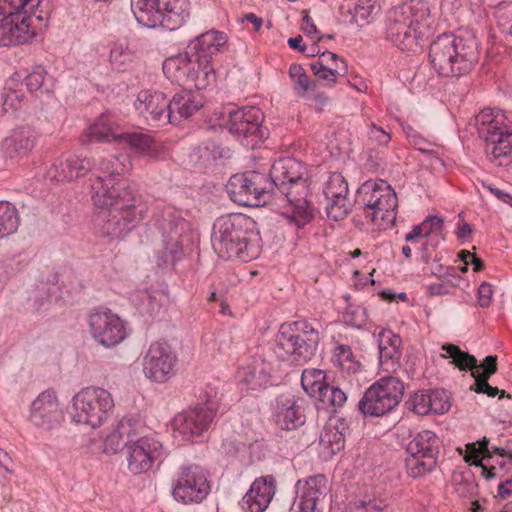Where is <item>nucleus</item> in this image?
<instances>
[{"label":"nucleus","mask_w":512,"mask_h":512,"mask_svg":"<svg viewBox=\"0 0 512 512\" xmlns=\"http://www.w3.org/2000/svg\"><path fill=\"white\" fill-rule=\"evenodd\" d=\"M498 495L502 499H507L512 496V479L506 480L499 485Z\"/></svg>","instance_id":"63"},{"label":"nucleus","mask_w":512,"mask_h":512,"mask_svg":"<svg viewBox=\"0 0 512 512\" xmlns=\"http://www.w3.org/2000/svg\"><path fill=\"white\" fill-rule=\"evenodd\" d=\"M189 0H131L136 21L147 28L162 27L173 31L190 16Z\"/></svg>","instance_id":"10"},{"label":"nucleus","mask_w":512,"mask_h":512,"mask_svg":"<svg viewBox=\"0 0 512 512\" xmlns=\"http://www.w3.org/2000/svg\"><path fill=\"white\" fill-rule=\"evenodd\" d=\"M33 13L19 12L9 16L3 21L0 27V46H15L25 44L34 36V29L31 27Z\"/></svg>","instance_id":"26"},{"label":"nucleus","mask_w":512,"mask_h":512,"mask_svg":"<svg viewBox=\"0 0 512 512\" xmlns=\"http://www.w3.org/2000/svg\"><path fill=\"white\" fill-rule=\"evenodd\" d=\"M135 297L140 301L138 303V309L142 313L153 314L157 312L161 306L156 296L147 290L138 292Z\"/></svg>","instance_id":"50"},{"label":"nucleus","mask_w":512,"mask_h":512,"mask_svg":"<svg viewBox=\"0 0 512 512\" xmlns=\"http://www.w3.org/2000/svg\"><path fill=\"white\" fill-rule=\"evenodd\" d=\"M36 142L35 131L30 127H19L5 138L3 147L10 157L24 156L34 147Z\"/></svg>","instance_id":"34"},{"label":"nucleus","mask_w":512,"mask_h":512,"mask_svg":"<svg viewBox=\"0 0 512 512\" xmlns=\"http://www.w3.org/2000/svg\"><path fill=\"white\" fill-rule=\"evenodd\" d=\"M270 364L263 359H254L238 371L242 390L260 391L271 385Z\"/></svg>","instance_id":"30"},{"label":"nucleus","mask_w":512,"mask_h":512,"mask_svg":"<svg viewBox=\"0 0 512 512\" xmlns=\"http://www.w3.org/2000/svg\"><path fill=\"white\" fill-rule=\"evenodd\" d=\"M330 489L327 478L318 474L296 485L295 505L298 512H324Z\"/></svg>","instance_id":"20"},{"label":"nucleus","mask_w":512,"mask_h":512,"mask_svg":"<svg viewBox=\"0 0 512 512\" xmlns=\"http://www.w3.org/2000/svg\"><path fill=\"white\" fill-rule=\"evenodd\" d=\"M135 430V435L128 441L125 455L129 471L137 475L149 471L155 462L162 461L165 451L156 435L145 433V425L143 429Z\"/></svg>","instance_id":"14"},{"label":"nucleus","mask_w":512,"mask_h":512,"mask_svg":"<svg viewBox=\"0 0 512 512\" xmlns=\"http://www.w3.org/2000/svg\"><path fill=\"white\" fill-rule=\"evenodd\" d=\"M497 371V357L489 355L484 359V362L481 365H478L477 369L472 371V376L477 378H486L490 379V377L496 373Z\"/></svg>","instance_id":"54"},{"label":"nucleus","mask_w":512,"mask_h":512,"mask_svg":"<svg viewBox=\"0 0 512 512\" xmlns=\"http://www.w3.org/2000/svg\"><path fill=\"white\" fill-rule=\"evenodd\" d=\"M253 221L244 214L236 213L219 217L213 224L211 243L214 251L223 259L248 261L249 240Z\"/></svg>","instance_id":"6"},{"label":"nucleus","mask_w":512,"mask_h":512,"mask_svg":"<svg viewBox=\"0 0 512 512\" xmlns=\"http://www.w3.org/2000/svg\"><path fill=\"white\" fill-rule=\"evenodd\" d=\"M42 3L43 0H0V27L9 16L19 12L33 13L39 21L46 19L48 11L43 10Z\"/></svg>","instance_id":"36"},{"label":"nucleus","mask_w":512,"mask_h":512,"mask_svg":"<svg viewBox=\"0 0 512 512\" xmlns=\"http://www.w3.org/2000/svg\"><path fill=\"white\" fill-rule=\"evenodd\" d=\"M323 192L327 200V217L333 221L344 219L351 210L348 183L345 178L340 173H331Z\"/></svg>","instance_id":"24"},{"label":"nucleus","mask_w":512,"mask_h":512,"mask_svg":"<svg viewBox=\"0 0 512 512\" xmlns=\"http://www.w3.org/2000/svg\"><path fill=\"white\" fill-rule=\"evenodd\" d=\"M210 490L206 472L197 465L182 467L173 486L172 495L178 502L200 503Z\"/></svg>","instance_id":"19"},{"label":"nucleus","mask_w":512,"mask_h":512,"mask_svg":"<svg viewBox=\"0 0 512 512\" xmlns=\"http://www.w3.org/2000/svg\"><path fill=\"white\" fill-rule=\"evenodd\" d=\"M401 345H394L379 353V364L382 371L395 373L401 366Z\"/></svg>","instance_id":"45"},{"label":"nucleus","mask_w":512,"mask_h":512,"mask_svg":"<svg viewBox=\"0 0 512 512\" xmlns=\"http://www.w3.org/2000/svg\"><path fill=\"white\" fill-rule=\"evenodd\" d=\"M377 341L379 353L384 349L391 348L394 345H401L402 343L401 338L391 330H382L379 332Z\"/></svg>","instance_id":"56"},{"label":"nucleus","mask_w":512,"mask_h":512,"mask_svg":"<svg viewBox=\"0 0 512 512\" xmlns=\"http://www.w3.org/2000/svg\"><path fill=\"white\" fill-rule=\"evenodd\" d=\"M493 288L487 283L483 282L478 288V304L482 308L489 307L492 303Z\"/></svg>","instance_id":"60"},{"label":"nucleus","mask_w":512,"mask_h":512,"mask_svg":"<svg viewBox=\"0 0 512 512\" xmlns=\"http://www.w3.org/2000/svg\"><path fill=\"white\" fill-rule=\"evenodd\" d=\"M381 5L378 0H357L353 9L347 11L350 14L352 24L364 26L371 23L380 13Z\"/></svg>","instance_id":"39"},{"label":"nucleus","mask_w":512,"mask_h":512,"mask_svg":"<svg viewBox=\"0 0 512 512\" xmlns=\"http://www.w3.org/2000/svg\"><path fill=\"white\" fill-rule=\"evenodd\" d=\"M114 408L112 395L100 387L81 389L72 399L71 418L93 429L100 427Z\"/></svg>","instance_id":"11"},{"label":"nucleus","mask_w":512,"mask_h":512,"mask_svg":"<svg viewBox=\"0 0 512 512\" xmlns=\"http://www.w3.org/2000/svg\"><path fill=\"white\" fill-rule=\"evenodd\" d=\"M217 411V402L206 399L203 405L175 415L171 422L173 435L181 441H190L210 427Z\"/></svg>","instance_id":"17"},{"label":"nucleus","mask_w":512,"mask_h":512,"mask_svg":"<svg viewBox=\"0 0 512 512\" xmlns=\"http://www.w3.org/2000/svg\"><path fill=\"white\" fill-rule=\"evenodd\" d=\"M325 379L326 374L323 370L305 369L301 375V385L311 397L318 400L328 385Z\"/></svg>","instance_id":"41"},{"label":"nucleus","mask_w":512,"mask_h":512,"mask_svg":"<svg viewBox=\"0 0 512 512\" xmlns=\"http://www.w3.org/2000/svg\"><path fill=\"white\" fill-rule=\"evenodd\" d=\"M403 129L412 145L416 149L422 152L429 151V147L431 146V143L428 142L425 138H423L414 128H412L410 125L403 126Z\"/></svg>","instance_id":"55"},{"label":"nucleus","mask_w":512,"mask_h":512,"mask_svg":"<svg viewBox=\"0 0 512 512\" xmlns=\"http://www.w3.org/2000/svg\"><path fill=\"white\" fill-rule=\"evenodd\" d=\"M344 320L353 327L362 328L368 320L367 310L361 305H349L344 312Z\"/></svg>","instance_id":"48"},{"label":"nucleus","mask_w":512,"mask_h":512,"mask_svg":"<svg viewBox=\"0 0 512 512\" xmlns=\"http://www.w3.org/2000/svg\"><path fill=\"white\" fill-rule=\"evenodd\" d=\"M163 238V260L174 265L183 256V246L191 241V224L179 215L168 213L157 220Z\"/></svg>","instance_id":"16"},{"label":"nucleus","mask_w":512,"mask_h":512,"mask_svg":"<svg viewBox=\"0 0 512 512\" xmlns=\"http://www.w3.org/2000/svg\"><path fill=\"white\" fill-rule=\"evenodd\" d=\"M440 440L430 431L418 432L407 444L405 460L407 474L413 478L423 477L436 467Z\"/></svg>","instance_id":"13"},{"label":"nucleus","mask_w":512,"mask_h":512,"mask_svg":"<svg viewBox=\"0 0 512 512\" xmlns=\"http://www.w3.org/2000/svg\"><path fill=\"white\" fill-rule=\"evenodd\" d=\"M320 335L307 320L283 323L275 337L273 353L281 361L303 364L317 352Z\"/></svg>","instance_id":"7"},{"label":"nucleus","mask_w":512,"mask_h":512,"mask_svg":"<svg viewBox=\"0 0 512 512\" xmlns=\"http://www.w3.org/2000/svg\"><path fill=\"white\" fill-rule=\"evenodd\" d=\"M275 422L283 430H292L304 424L302 407L294 396L282 395L277 399Z\"/></svg>","instance_id":"33"},{"label":"nucleus","mask_w":512,"mask_h":512,"mask_svg":"<svg viewBox=\"0 0 512 512\" xmlns=\"http://www.w3.org/2000/svg\"><path fill=\"white\" fill-rule=\"evenodd\" d=\"M29 419L37 428L53 430L64 420L55 392L44 391L38 395L31 405Z\"/></svg>","instance_id":"23"},{"label":"nucleus","mask_w":512,"mask_h":512,"mask_svg":"<svg viewBox=\"0 0 512 512\" xmlns=\"http://www.w3.org/2000/svg\"><path fill=\"white\" fill-rule=\"evenodd\" d=\"M302 30L307 36H312L317 33L316 25L313 20L310 18L308 13H305L303 17Z\"/></svg>","instance_id":"61"},{"label":"nucleus","mask_w":512,"mask_h":512,"mask_svg":"<svg viewBox=\"0 0 512 512\" xmlns=\"http://www.w3.org/2000/svg\"><path fill=\"white\" fill-rule=\"evenodd\" d=\"M19 225L17 209L7 201H0V238L13 234Z\"/></svg>","instance_id":"43"},{"label":"nucleus","mask_w":512,"mask_h":512,"mask_svg":"<svg viewBox=\"0 0 512 512\" xmlns=\"http://www.w3.org/2000/svg\"><path fill=\"white\" fill-rule=\"evenodd\" d=\"M443 350L446 351L448 357L452 359V363L460 370L470 369L472 372L478 368L476 358L468 352L460 350L458 346L449 344L443 346Z\"/></svg>","instance_id":"44"},{"label":"nucleus","mask_w":512,"mask_h":512,"mask_svg":"<svg viewBox=\"0 0 512 512\" xmlns=\"http://www.w3.org/2000/svg\"><path fill=\"white\" fill-rule=\"evenodd\" d=\"M354 512H389V505L382 499L361 500L355 504Z\"/></svg>","instance_id":"53"},{"label":"nucleus","mask_w":512,"mask_h":512,"mask_svg":"<svg viewBox=\"0 0 512 512\" xmlns=\"http://www.w3.org/2000/svg\"><path fill=\"white\" fill-rule=\"evenodd\" d=\"M489 441L486 438H483L480 442L477 443H469L467 444V454L465 456V460L467 462H471L476 466H481L483 468V474L487 479H492L496 476V467H486L482 464V460L479 459V455H483V459L492 458V454H496L500 456L501 460L497 461L500 469H503L506 465L507 459L509 463L512 464V441H509L505 447H497L492 446L489 448Z\"/></svg>","instance_id":"25"},{"label":"nucleus","mask_w":512,"mask_h":512,"mask_svg":"<svg viewBox=\"0 0 512 512\" xmlns=\"http://www.w3.org/2000/svg\"><path fill=\"white\" fill-rule=\"evenodd\" d=\"M175 363L176 356L171 347L165 342H155L144 357L143 371L146 377L161 383L168 379Z\"/></svg>","instance_id":"22"},{"label":"nucleus","mask_w":512,"mask_h":512,"mask_svg":"<svg viewBox=\"0 0 512 512\" xmlns=\"http://www.w3.org/2000/svg\"><path fill=\"white\" fill-rule=\"evenodd\" d=\"M275 494V479L272 476L257 478L242 499L247 512H263Z\"/></svg>","instance_id":"29"},{"label":"nucleus","mask_w":512,"mask_h":512,"mask_svg":"<svg viewBox=\"0 0 512 512\" xmlns=\"http://www.w3.org/2000/svg\"><path fill=\"white\" fill-rule=\"evenodd\" d=\"M90 141L119 143L122 131L111 115H101L95 123L89 127Z\"/></svg>","instance_id":"37"},{"label":"nucleus","mask_w":512,"mask_h":512,"mask_svg":"<svg viewBox=\"0 0 512 512\" xmlns=\"http://www.w3.org/2000/svg\"><path fill=\"white\" fill-rule=\"evenodd\" d=\"M46 76L47 72L42 66L34 67L30 73L18 71L8 79V88L25 85L30 93H34L43 87Z\"/></svg>","instance_id":"38"},{"label":"nucleus","mask_w":512,"mask_h":512,"mask_svg":"<svg viewBox=\"0 0 512 512\" xmlns=\"http://www.w3.org/2000/svg\"><path fill=\"white\" fill-rule=\"evenodd\" d=\"M318 400L324 406L342 407L347 401V394L339 387L328 384Z\"/></svg>","instance_id":"46"},{"label":"nucleus","mask_w":512,"mask_h":512,"mask_svg":"<svg viewBox=\"0 0 512 512\" xmlns=\"http://www.w3.org/2000/svg\"><path fill=\"white\" fill-rule=\"evenodd\" d=\"M433 23L429 3L410 0L388 11L386 36L400 50L415 51L419 40L430 33Z\"/></svg>","instance_id":"5"},{"label":"nucleus","mask_w":512,"mask_h":512,"mask_svg":"<svg viewBox=\"0 0 512 512\" xmlns=\"http://www.w3.org/2000/svg\"><path fill=\"white\" fill-rule=\"evenodd\" d=\"M489 379L486 378H477L475 379V383L471 386V389L477 393L487 394L489 397H495L500 394V397H504L505 391L499 390L497 387H492L488 383Z\"/></svg>","instance_id":"57"},{"label":"nucleus","mask_w":512,"mask_h":512,"mask_svg":"<svg viewBox=\"0 0 512 512\" xmlns=\"http://www.w3.org/2000/svg\"><path fill=\"white\" fill-rule=\"evenodd\" d=\"M89 328L92 338L105 348H112L127 337L125 321L108 309L91 312Z\"/></svg>","instance_id":"18"},{"label":"nucleus","mask_w":512,"mask_h":512,"mask_svg":"<svg viewBox=\"0 0 512 512\" xmlns=\"http://www.w3.org/2000/svg\"><path fill=\"white\" fill-rule=\"evenodd\" d=\"M131 60V53L124 43H115L110 50V62L117 68H121Z\"/></svg>","instance_id":"52"},{"label":"nucleus","mask_w":512,"mask_h":512,"mask_svg":"<svg viewBox=\"0 0 512 512\" xmlns=\"http://www.w3.org/2000/svg\"><path fill=\"white\" fill-rule=\"evenodd\" d=\"M310 68L313 74L327 85L334 84L337 78L344 76L348 70L345 60L330 51L322 52L319 58L310 64Z\"/></svg>","instance_id":"31"},{"label":"nucleus","mask_w":512,"mask_h":512,"mask_svg":"<svg viewBox=\"0 0 512 512\" xmlns=\"http://www.w3.org/2000/svg\"><path fill=\"white\" fill-rule=\"evenodd\" d=\"M144 423L140 419L125 417L119 421L117 426L106 436L104 450L107 453L115 454L125 449L127 451L128 441L135 435V429H143Z\"/></svg>","instance_id":"32"},{"label":"nucleus","mask_w":512,"mask_h":512,"mask_svg":"<svg viewBox=\"0 0 512 512\" xmlns=\"http://www.w3.org/2000/svg\"><path fill=\"white\" fill-rule=\"evenodd\" d=\"M431 398H429V391L422 390L415 392L409 399L411 409L418 415H427L431 413L430 406Z\"/></svg>","instance_id":"49"},{"label":"nucleus","mask_w":512,"mask_h":512,"mask_svg":"<svg viewBox=\"0 0 512 512\" xmlns=\"http://www.w3.org/2000/svg\"><path fill=\"white\" fill-rule=\"evenodd\" d=\"M227 36L210 30L190 41L183 53L170 56L163 62L168 79L186 89L202 90L216 81L214 61L226 50Z\"/></svg>","instance_id":"3"},{"label":"nucleus","mask_w":512,"mask_h":512,"mask_svg":"<svg viewBox=\"0 0 512 512\" xmlns=\"http://www.w3.org/2000/svg\"><path fill=\"white\" fill-rule=\"evenodd\" d=\"M479 138L484 143L488 159L498 166H507L512 162V124L500 111L490 108L482 110L475 117Z\"/></svg>","instance_id":"8"},{"label":"nucleus","mask_w":512,"mask_h":512,"mask_svg":"<svg viewBox=\"0 0 512 512\" xmlns=\"http://www.w3.org/2000/svg\"><path fill=\"white\" fill-rule=\"evenodd\" d=\"M92 169L93 163L90 158L70 155L56 160L47 170L46 177L58 182H70L85 176Z\"/></svg>","instance_id":"27"},{"label":"nucleus","mask_w":512,"mask_h":512,"mask_svg":"<svg viewBox=\"0 0 512 512\" xmlns=\"http://www.w3.org/2000/svg\"><path fill=\"white\" fill-rule=\"evenodd\" d=\"M289 76L292 79L293 90L298 97L308 98V94L315 91L316 82L309 79L301 65L292 64L289 67Z\"/></svg>","instance_id":"42"},{"label":"nucleus","mask_w":512,"mask_h":512,"mask_svg":"<svg viewBox=\"0 0 512 512\" xmlns=\"http://www.w3.org/2000/svg\"><path fill=\"white\" fill-rule=\"evenodd\" d=\"M403 394L404 384L399 378L382 377L366 390L358 408L364 415L383 416L397 407Z\"/></svg>","instance_id":"12"},{"label":"nucleus","mask_w":512,"mask_h":512,"mask_svg":"<svg viewBox=\"0 0 512 512\" xmlns=\"http://www.w3.org/2000/svg\"><path fill=\"white\" fill-rule=\"evenodd\" d=\"M6 94L3 99V110L8 112L9 110H18L21 107V103L25 99L21 89L18 86H14L13 89L8 88V81L6 82Z\"/></svg>","instance_id":"51"},{"label":"nucleus","mask_w":512,"mask_h":512,"mask_svg":"<svg viewBox=\"0 0 512 512\" xmlns=\"http://www.w3.org/2000/svg\"><path fill=\"white\" fill-rule=\"evenodd\" d=\"M228 131L243 145L255 148L266 137L261 124L263 113L254 106H246L227 111Z\"/></svg>","instance_id":"15"},{"label":"nucleus","mask_w":512,"mask_h":512,"mask_svg":"<svg viewBox=\"0 0 512 512\" xmlns=\"http://www.w3.org/2000/svg\"><path fill=\"white\" fill-rule=\"evenodd\" d=\"M421 224L425 237H428L441 232L443 220L437 216H428Z\"/></svg>","instance_id":"59"},{"label":"nucleus","mask_w":512,"mask_h":512,"mask_svg":"<svg viewBox=\"0 0 512 512\" xmlns=\"http://www.w3.org/2000/svg\"><path fill=\"white\" fill-rule=\"evenodd\" d=\"M332 361L334 366L347 375H356L361 371V364L355 359L349 345H337L333 350Z\"/></svg>","instance_id":"40"},{"label":"nucleus","mask_w":512,"mask_h":512,"mask_svg":"<svg viewBox=\"0 0 512 512\" xmlns=\"http://www.w3.org/2000/svg\"><path fill=\"white\" fill-rule=\"evenodd\" d=\"M356 203L363 207L364 216L378 230H386L395 223L398 198L394 189L384 180L364 182L357 190Z\"/></svg>","instance_id":"9"},{"label":"nucleus","mask_w":512,"mask_h":512,"mask_svg":"<svg viewBox=\"0 0 512 512\" xmlns=\"http://www.w3.org/2000/svg\"><path fill=\"white\" fill-rule=\"evenodd\" d=\"M368 137L373 142L382 146H386L391 140L390 134L374 123H371L369 126Z\"/></svg>","instance_id":"58"},{"label":"nucleus","mask_w":512,"mask_h":512,"mask_svg":"<svg viewBox=\"0 0 512 512\" xmlns=\"http://www.w3.org/2000/svg\"><path fill=\"white\" fill-rule=\"evenodd\" d=\"M479 44L467 32L455 35L444 33L430 44L429 61L434 71L444 77H461L468 74L479 61Z\"/></svg>","instance_id":"4"},{"label":"nucleus","mask_w":512,"mask_h":512,"mask_svg":"<svg viewBox=\"0 0 512 512\" xmlns=\"http://www.w3.org/2000/svg\"><path fill=\"white\" fill-rule=\"evenodd\" d=\"M118 145L127 146L133 152L153 160H164L168 151L163 144L143 132H122Z\"/></svg>","instance_id":"28"},{"label":"nucleus","mask_w":512,"mask_h":512,"mask_svg":"<svg viewBox=\"0 0 512 512\" xmlns=\"http://www.w3.org/2000/svg\"><path fill=\"white\" fill-rule=\"evenodd\" d=\"M428 290L432 296L445 295L449 293V289L444 282L431 284L429 285Z\"/></svg>","instance_id":"64"},{"label":"nucleus","mask_w":512,"mask_h":512,"mask_svg":"<svg viewBox=\"0 0 512 512\" xmlns=\"http://www.w3.org/2000/svg\"><path fill=\"white\" fill-rule=\"evenodd\" d=\"M422 224L416 225L412 230L406 234L405 240L410 243H415L419 238L425 237Z\"/></svg>","instance_id":"62"},{"label":"nucleus","mask_w":512,"mask_h":512,"mask_svg":"<svg viewBox=\"0 0 512 512\" xmlns=\"http://www.w3.org/2000/svg\"><path fill=\"white\" fill-rule=\"evenodd\" d=\"M304 172L301 162L283 158L273 163L269 176L257 171L233 175L226 191L233 202L250 207L265 204L272 194L279 192L288 204L282 215L301 228L313 219L315 212L308 200L309 187Z\"/></svg>","instance_id":"1"},{"label":"nucleus","mask_w":512,"mask_h":512,"mask_svg":"<svg viewBox=\"0 0 512 512\" xmlns=\"http://www.w3.org/2000/svg\"><path fill=\"white\" fill-rule=\"evenodd\" d=\"M96 175L91 183V200L103 211L101 233L111 239L123 238L143 219L145 204L120 177L131 168L122 156L108 155L92 161Z\"/></svg>","instance_id":"2"},{"label":"nucleus","mask_w":512,"mask_h":512,"mask_svg":"<svg viewBox=\"0 0 512 512\" xmlns=\"http://www.w3.org/2000/svg\"><path fill=\"white\" fill-rule=\"evenodd\" d=\"M134 107L139 116L149 125L160 126L171 121V111L163 92L142 90L138 93Z\"/></svg>","instance_id":"21"},{"label":"nucleus","mask_w":512,"mask_h":512,"mask_svg":"<svg viewBox=\"0 0 512 512\" xmlns=\"http://www.w3.org/2000/svg\"><path fill=\"white\" fill-rule=\"evenodd\" d=\"M169 111H171V121L177 123L180 119L191 117L202 107L201 98L192 92L183 91L168 100Z\"/></svg>","instance_id":"35"},{"label":"nucleus","mask_w":512,"mask_h":512,"mask_svg":"<svg viewBox=\"0 0 512 512\" xmlns=\"http://www.w3.org/2000/svg\"><path fill=\"white\" fill-rule=\"evenodd\" d=\"M429 391V398H431L430 406H431V413L434 414H444L446 413L450 407V396L448 395L447 391L443 389H435V390H428Z\"/></svg>","instance_id":"47"}]
</instances>
